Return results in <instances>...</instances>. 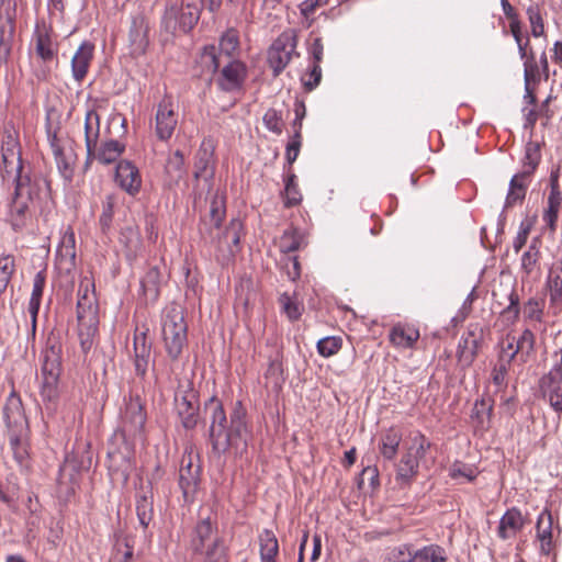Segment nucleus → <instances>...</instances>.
I'll return each mask as SVG.
<instances>
[{"label": "nucleus", "instance_id": "nucleus-1", "mask_svg": "<svg viewBox=\"0 0 562 562\" xmlns=\"http://www.w3.org/2000/svg\"><path fill=\"white\" fill-rule=\"evenodd\" d=\"M204 409L209 414V440L212 445V452L221 458L227 451H233L235 456H241L248 446L251 437V429L248 422L247 409L237 401L227 418L223 403L216 396L210 397Z\"/></svg>", "mask_w": 562, "mask_h": 562}, {"label": "nucleus", "instance_id": "nucleus-2", "mask_svg": "<svg viewBox=\"0 0 562 562\" xmlns=\"http://www.w3.org/2000/svg\"><path fill=\"white\" fill-rule=\"evenodd\" d=\"M226 216V198L216 192L210 202L209 212L200 216L199 235L204 245L215 247V260L221 266H227L237 251L243 223L233 218L222 231Z\"/></svg>", "mask_w": 562, "mask_h": 562}, {"label": "nucleus", "instance_id": "nucleus-3", "mask_svg": "<svg viewBox=\"0 0 562 562\" xmlns=\"http://www.w3.org/2000/svg\"><path fill=\"white\" fill-rule=\"evenodd\" d=\"M13 192L8 203L5 222L16 232H23L32 222V206L40 195L48 190V182L44 178L25 179L10 182Z\"/></svg>", "mask_w": 562, "mask_h": 562}, {"label": "nucleus", "instance_id": "nucleus-4", "mask_svg": "<svg viewBox=\"0 0 562 562\" xmlns=\"http://www.w3.org/2000/svg\"><path fill=\"white\" fill-rule=\"evenodd\" d=\"M147 413L145 402L137 394H130L124 398V406L121 409L120 425L114 434V438H121L125 445L126 452L120 450H109L108 457L115 459L120 457L126 461L128 453L136 441L145 440V424Z\"/></svg>", "mask_w": 562, "mask_h": 562}, {"label": "nucleus", "instance_id": "nucleus-5", "mask_svg": "<svg viewBox=\"0 0 562 562\" xmlns=\"http://www.w3.org/2000/svg\"><path fill=\"white\" fill-rule=\"evenodd\" d=\"M93 288V283H90L87 279L82 280L78 288V336L85 353L92 348L99 326V305Z\"/></svg>", "mask_w": 562, "mask_h": 562}, {"label": "nucleus", "instance_id": "nucleus-6", "mask_svg": "<svg viewBox=\"0 0 562 562\" xmlns=\"http://www.w3.org/2000/svg\"><path fill=\"white\" fill-rule=\"evenodd\" d=\"M203 9V0H167L160 18V32L175 35L178 31L190 33L198 24Z\"/></svg>", "mask_w": 562, "mask_h": 562}, {"label": "nucleus", "instance_id": "nucleus-7", "mask_svg": "<svg viewBox=\"0 0 562 562\" xmlns=\"http://www.w3.org/2000/svg\"><path fill=\"white\" fill-rule=\"evenodd\" d=\"M161 331L168 357L171 361H178L188 344V325L183 310L179 305L167 308L162 316Z\"/></svg>", "mask_w": 562, "mask_h": 562}, {"label": "nucleus", "instance_id": "nucleus-8", "mask_svg": "<svg viewBox=\"0 0 562 562\" xmlns=\"http://www.w3.org/2000/svg\"><path fill=\"white\" fill-rule=\"evenodd\" d=\"M2 167L0 169L3 183L20 181V178H42L33 172L30 164L22 159L19 142L11 133H5L1 140Z\"/></svg>", "mask_w": 562, "mask_h": 562}, {"label": "nucleus", "instance_id": "nucleus-9", "mask_svg": "<svg viewBox=\"0 0 562 562\" xmlns=\"http://www.w3.org/2000/svg\"><path fill=\"white\" fill-rule=\"evenodd\" d=\"M60 346L50 345L43 355L41 396L53 402L58 397V380L61 372Z\"/></svg>", "mask_w": 562, "mask_h": 562}, {"label": "nucleus", "instance_id": "nucleus-10", "mask_svg": "<svg viewBox=\"0 0 562 562\" xmlns=\"http://www.w3.org/2000/svg\"><path fill=\"white\" fill-rule=\"evenodd\" d=\"M296 36L293 32L281 33L268 49V64L273 77H278L290 64L296 53Z\"/></svg>", "mask_w": 562, "mask_h": 562}, {"label": "nucleus", "instance_id": "nucleus-11", "mask_svg": "<svg viewBox=\"0 0 562 562\" xmlns=\"http://www.w3.org/2000/svg\"><path fill=\"white\" fill-rule=\"evenodd\" d=\"M215 145L212 138H204L194 156L193 179L196 184L203 181L210 191L215 176Z\"/></svg>", "mask_w": 562, "mask_h": 562}, {"label": "nucleus", "instance_id": "nucleus-12", "mask_svg": "<svg viewBox=\"0 0 562 562\" xmlns=\"http://www.w3.org/2000/svg\"><path fill=\"white\" fill-rule=\"evenodd\" d=\"M395 562H447L448 554L439 544H427L414 549L412 544H403L393 551Z\"/></svg>", "mask_w": 562, "mask_h": 562}, {"label": "nucleus", "instance_id": "nucleus-13", "mask_svg": "<svg viewBox=\"0 0 562 562\" xmlns=\"http://www.w3.org/2000/svg\"><path fill=\"white\" fill-rule=\"evenodd\" d=\"M483 339V329L479 324H470L460 338L457 349L458 362L463 367H470L477 356Z\"/></svg>", "mask_w": 562, "mask_h": 562}, {"label": "nucleus", "instance_id": "nucleus-14", "mask_svg": "<svg viewBox=\"0 0 562 562\" xmlns=\"http://www.w3.org/2000/svg\"><path fill=\"white\" fill-rule=\"evenodd\" d=\"M3 418L8 428V435L29 432V422L24 413L22 401L14 392H12L5 401Z\"/></svg>", "mask_w": 562, "mask_h": 562}, {"label": "nucleus", "instance_id": "nucleus-15", "mask_svg": "<svg viewBox=\"0 0 562 562\" xmlns=\"http://www.w3.org/2000/svg\"><path fill=\"white\" fill-rule=\"evenodd\" d=\"M175 402L183 428L188 430L195 428L199 422V400L196 393L192 389L183 391L181 396L177 393Z\"/></svg>", "mask_w": 562, "mask_h": 562}, {"label": "nucleus", "instance_id": "nucleus-16", "mask_svg": "<svg viewBox=\"0 0 562 562\" xmlns=\"http://www.w3.org/2000/svg\"><path fill=\"white\" fill-rule=\"evenodd\" d=\"M15 32V10L8 7L0 8V64H7L11 52Z\"/></svg>", "mask_w": 562, "mask_h": 562}, {"label": "nucleus", "instance_id": "nucleus-17", "mask_svg": "<svg viewBox=\"0 0 562 562\" xmlns=\"http://www.w3.org/2000/svg\"><path fill=\"white\" fill-rule=\"evenodd\" d=\"M178 117L170 97H165L157 106L156 134L161 140L169 139L177 126Z\"/></svg>", "mask_w": 562, "mask_h": 562}, {"label": "nucleus", "instance_id": "nucleus-18", "mask_svg": "<svg viewBox=\"0 0 562 562\" xmlns=\"http://www.w3.org/2000/svg\"><path fill=\"white\" fill-rule=\"evenodd\" d=\"M115 183L127 194L135 196L142 188L138 168L130 160H121L115 169Z\"/></svg>", "mask_w": 562, "mask_h": 562}, {"label": "nucleus", "instance_id": "nucleus-19", "mask_svg": "<svg viewBox=\"0 0 562 562\" xmlns=\"http://www.w3.org/2000/svg\"><path fill=\"white\" fill-rule=\"evenodd\" d=\"M246 76V66L239 60L229 59L223 66L217 85L223 91L232 92L243 87Z\"/></svg>", "mask_w": 562, "mask_h": 562}, {"label": "nucleus", "instance_id": "nucleus-20", "mask_svg": "<svg viewBox=\"0 0 562 562\" xmlns=\"http://www.w3.org/2000/svg\"><path fill=\"white\" fill-rule=\"evenodd\" d=\"M148 32L149 22L146 16L144 14L133 16L128 32V40L134 55L145 54L149 45Z\"/></svg>", "mask_w": 562, "mask_h": 562}, {"label": "nucleus", "instance_id": "nucleus-21", "mask_svg": "<svg viewBox=\"0 0 562 562\" xmlns=\"http://www.w3.org/2000/svg\"><path fill=\"white\" fill-rule=\"evenodd\" d=\"M93 55L94 44L89 41H83L72 56L71 75L78 83H81L87 77Z\"/></svg>", "mask_w": 562, "mask_h": 562}, {"label": "nucleus", "instance_id": "nucleus-22", "mask_svg": "<svg viewBox=\"0 0 562 562\" xmlns=\"http://www.w3.org/2000/svg\"><path fill=\"white\" fill-rule=\"evenodd\" d=\"M493 406V401L488 398L475 401L470 416L474 435L483 436L491 428Z\"/></svg>", "mask_w": 562, "mask_h": 562}, {"label": "nucleus", "instance_id": "nucleus-23", "mask_svg": "<svg viewBox=\"0 0 562 562\" xmlns=\"http://www.w3.org/2000/svg\"><path fill=\"white\" fill-rule=\"evenodd\" d=\"M76 241L74 232H66L56 251L59 270L70 273L76 267Z\"/></svg>", "mask_w": 562, "mask_h": 562}, {"label": "nucleus", "instance_id": "nucleus-24", "mask_svg": "<svg viewBox=\"0 0 562 562\" xmlns=\"http://www.w3.org/2000/svg\"><path fill=\"white\" fill-rule=\"evenodd\" d=\"M222 537L218 531L217 521L211 517L200 519L192 532L190 547L195 550L205 543Z\"/></svg>", "mask_w": 562, "mask_h": 562}, {"label": "nucleus", "instance_id": "nucleus-25", "mask_svg": "<svg viewBox=\"0 0 562 562\" xmlns=\"http://www.w3.org/2000/svg\"><path fill=\"white\" fill-rule=\"evenodd\" d=\"M199 562H228V548L220 537L192 551Z\"/></svg>", "mask_w": 562, "mask_h": 562}, {"label": "nucleus", "instance_id": "nucleus-26", "mask_svg": "<svg viewBox=\"0 0 562 562\" xmlns=\"http://www.w3.org/2000/svg\"><path fill=\"white\" fill-rule=\"evenodd\" d=\"M187 175L184 155L181 150L171 154L165 165V184L171 189L177 187Z\"/></svg>", "mask_w": 562, "mask_h": 562}, {"label": "nucleus", "instance_id": "nucleus-27", "mask_svg": "<svg viewBox=\"0 0 562 562\" xmlns=\"http://www.w3.org/2000/svg\"><path fill=\"white\" fill-rule=\"evenodd\" d=\"M531 180L532 177L520 171L512 177L505 199V209L513 207L515 204L524 202Z\"/></svg>", "mask_w": 562, "mask_h": 562}, {"label": "nucleus", "instance_id": "nucleus-28", "mask_svg": "<svg viewBox=\"0 0 562 562\" xmlns=\"http://www.w3.org/2000/svg\"><path fill=\"white\" fill-rule=\"evenodd\" d=\"M506 340H508V349H510L509 356L515 359L519 355L522 362H526L535 350L536 336L528 328L521 333L517 340L510 336H507Z\"/></svg>", "mask_w": 562, "mask_h": 562}, {"label": "nucleus", "instance_id": "nucleus-29", "mask_svg": "<svg viewBox=\"0 0 562 562\" xmlns=\"http://www.w3.org/2000/svg\"><path fill=\"white\" fill-rule=\"evenodd\" d=\"M524 527V518L516 507L509 508L502 516L497 528V535L503 540L515 537Z\"/></svg>", "mask_w": 562, "mask_h": 562}, {"label": "nucleus", "instance_id": "nucleus-30", "mask_svg": "<svg viewBox=\"0 0 562 562\" xmlns=\"http://www.w3.org/2000/svg\"><path fill=\"white\" fill-rule=\"evenodd\" d=\"M419 330L408 324H396L390 330V341L397 348H412L419 339Z\"/></svg>", "mask_w": 562, "mask_h": 562}, {"label": "nucleus", "instance_id": "nucleus-31", "mask_svg": "<svg viewBox=\"0 0 562 562\" xmlns=\"http://www.w3.org/2000/svg\"><path fill=\"white\" fill-rule=\"evenodd\" d=\"M419 462L413 456V448H408L396 464L395 480L402 485H409L417 475Z\"/></svg>", "mask_w": 562, "mask_h": 562}, {"label": "nucleus", "instance_id": "nucleus-32", "mask_svg": "<svg viewBox=\"0 0 562 562\" xmlns=\"http://www.w3.org/2000/svg\"><path fill=\"white\" fill-rule=\"evenodd\" d=\"M35 37V53L37 57L44 63H52L58 53V44L54 42L47 31H36Z\"/></svg>", "mask_w": 562, "mask_h": 562}, {"label": "nucleus", "instance_id": "nucleus-33", "mask_svg": "<svg viewBox=\"0 0 562 562\" xmlns=\"http://www.w3.org/2000/svg\"><path fill=\"white\" fill-rule=\"evenodd\" d=\"M100 133V115L95 110H89L85 119V140L87 148V161L93 155V148L97 145Z\"/></svg>", "mask_w": 562, "mask_h": 562}, {"label": "nucleus", "instance_id": "nucleus-34", "mask_svg": "<svg viewBox=\"0 0 562 562\" xmlns=\"http://www.w3.org/2000/svg\"><path fill=\"white\" fill-rule=\"evenodd\" d=\"M552 526L553 519L549 510L544 509L538 517L536 530L537 538L540 541L541 552L549 554L552 546Z\"/></svg>", "mask_w": 562, "mask_h": 562}, {"label": "nucleus", "instance_id": "nucleus-35", "mask_svg": "<svg viewBox=\"0 0 562 562\" xmlns=\"http://www.w3.org/2000/svg\"><path fill=\"white\" fill-rule=\"evenodd\" d=\"M258 543L261 562H277L279 542L274 532L263 529L258 536Z\"/></svg>", "mask_w": 562, "mask_h": 562}, {"label": "nucleus", "instance_id": "nucleus-36", "mask_svg": "<svg viewBox=\"0 0 562 562\" xmlns=\"http://www.w3.org/2000/svg\"><path fill=\"white\" fill-rule=\"evenodd\" d=\"M402 441V432L391 427L382 436L379 443V452L385 460H393L397 454L400 443Z\"/></svg>", "mask_w": 562, "mask_h": 562}, {"label": "nucleus", "instance_id": "nucleus-37", "mask_svg": "<svg viewBox=\"0 0 562 562\" xmlns=\"http://www.w3.org/2000/svg\"><path fill=\"white\" fill-rule=\"evenodd\" d=\"M95 149V147L93 148ZM125 145L115 139H110L101 144L99 149L93 150L90 159L95 158L103 165H109L124 153Z\"/></svg>", "mask_w": 562, "mask_h": 562}, {"label": "nucleus", "instance_id": "nucleus-38", "mask_svg": "<svg viewBox=\"0 0 562 562\" xmlns=\"http://www.w3.org/2000/svg\"><path fill=\"white\" fill-rule=\"evenodd\" d=\"M161 272L158 267H150L140 280V288L146 300L156 301L160 293Z\"/></svg>", "mask_w": 562, "mask_h": 562}, {"label": "nucleus", "instance_id": "nucleus-39", "mask_svg": "<svg viewBox=\"0 0 562 562\" xmlns=\"http://www.w3.org/2000/svg\"><path fill=\"white\" fill-rule=\"evenodd\" d=\"M200 482V469L193 468L189 462L186 467H181L179 472V486L182 490L183 496L188 497L194 494Z\"/></svg>", "mask_w": 562, "mask_h": 562}, {"label": "nucleus", "instance_id": "nucleus-40", "mask_svg": "<svg viewBox=\"0 0 562 562\" xmlns=\"http://www.w3.org/2000/svg\"><path fill=\"white\" fill-rule=\"evenodd\" d=\"M284 190L282 192L283 204L285 207H293L302 202V193L300 191L296 176L292 170H285Z\"/></svg>", "mask_w": 562, "mask_h": 562}, {"label": "nucleus", "instance_id": "nucleus-41", "mask_svg": "<svg viewBox=\"0 0 562 562\" xmlns=\"http://www.w3.org/2000/svg\"><path fill=\"white\" fill-rule=\"evenodd\" d=\"M541 161V145L538 142H528L525 146V156L522 159V169L520 172L533 176Z\"/></svg>", "mask_w": 562, "mask_h": 562}, {"label": "nucleus", "instance_id": "nucleus-42", "mask_svg": "<svg viewBox=\"0 0 562 562\" xmlns=\"http://www.w3.org/2000/svg\"><path fill=\"white\" fill-rule=\"evenodd\" d=\"M136 514L139 525L146 529L154 516L153 496L151 494H138L136 497Z\"/></svg>", "mask_w": 562, "mask_h": 562}, {"label": "nucleus", "instance_id": "nucleus-43", "mask_svg": "<svg viewBox=\"0 0 562 562\" xmlns=\"http://www.w3.org/2000/svg\"><path fill=\"white\" fill-rule=\"evenodd\" d=\"M223 64V57L217 52L215 45H207L203 47L200 55V65L210 75H214L220 66Z\"/></svg>", "mask_w": 562, "mask_h": 562}, {"label": "nucleus", "instance_id": "nucleus-44", "mask_svg": "<svg viewBox=\"0 0 562 562\" xmlns=\"http://www.w3.org/2000/svg\"><path fill=\"white\" fill-rule=\"evenodd\" d=\"M120 241L126 248V257L135 258L140 247V235L136 227L127 226L121 232Z\"/></svg>", "mask_w": 562, "mask_h": 562}, {"label": "nucleus", "instance_id": "nucleus-45", "mask_svg": "<svg viewBox=\"0 0 562 562\" xmlns=\"http://www.w3.org/2000/svg\"><path fill=\"white\" fill-rule=\"evenodd\" d=\"M115 196L108 194L102 201V212L99 217L100 229L103 234H109L112 229L114 217Z\"/></svg>", "mask_w": 562, "mask_h": 562}, {"label": "nucleus", "instance_id": "nucleus-46", "mask_svg": "<svg viewBox=\"0 0 562 562\" xmlns=\"http://www.w3.org/2000/svg\"><path fill=\"white\" fill-rule=\"evenodd\" d=\"M562 385V356L555 361L550 371L541 376L539 380V390H548L554 386Z\"/></svg>", "mask_w": 562, "mask_h": 562}, {"label": "nucleus", "instance_id": "nucleus-47", "mask_svg": "<svg viewBox=\"0 0 562 562\" xmlns=\"http://www.w3.org/2000/svg\"><path fill=\"white\" fill-rule=\"evenodd\" d=\"M548 286L550 291V300L552 302L562 300V262L555 265L549 273Z\"/></svg>", "mask_w": 562, "mask_h": 562}, {"label": "nucleus", "instance_id": "nucleus-48", "mask_svg": "<svg viewBox=\"0 0 562 562\" xmlns=\"http://www.w3.org/2000/svg\"><path fill=\"white\" fill-rule=\"evenodd\" d=\"M562 204L561 192L550 193L548 196V209L543 214V221L548 224L551 231L555 229V223L560 206Z\"/></svg>", "mask_w": 562, "mask_h": 562}, {"label": "nucleus", "instance_id": "nucleus-49", "mask_svg": "<svg viewBox=\"0 0 562 562\" xmlns=\"http://www.w3.org/2000/svg\"><path fill=\"white\" fill-rule=\"evenodd\" d=\"M508 301L509 304L501 312V316L508 325H514L520 314V299L515 289H512Z\"/></svg>", "mask_w": 562, "mask_h": 562}, {"label": "nucleus", "instance_id": "nucleus-50", "mask_svg": "<svg viewBox=\"0 0 562 562\" xmlns=\"http://www.w3.org/2000/svg\"><path fill=\"white\" fill-rule=\"evenodd\" d=\"M514 358L508 357H498L497 363L494 366L492 370V381L496 386H505L507 384L506 376L512 367Z\"/></svg>", "mask_w": 562, "mask_h": 562}, {"label": "nucleus", "instance_id": "nucleus-51", "mask_svg": "<svg viewBox=\"0 0 562 562\" xmlns=\"http://www.w3.org/2000/svg\"><path fill=\"white\" fill-rule=\"evenodd\" d=\"M27 434H10L9 442L13 452L14 459L22 464L29 457L27 447L24 441Z\"/></svg>", "mask_w": 562, "mask_h": 562}, {"label": "nucleus", "instance_id": "nucleus-52", "mask_svg": "<svg viewBox=\"0 0 562 562\" xmlns=\"http://www.w3.org/2000/svg\"><path fill=\"white\" fill-rule=\"evenodd\" d=\"M342 346L340 337L327 336L317 341L316 348L318 353L324 358H329L336 355Z\"/></svg>", "mask_w": 562, "mask_h": 562}, {"label": "nucleus", "instance_id": "nucleus-53", "mask_svg": "<svg viewBox=\"0 0 562 562\" xmlns=\"http://www.w3.org/2000/svg\"><path fill=\"white\" fill-rule=\"evenodd\" d=\"M262 122L265 127L276 135H281L283 132V117L281 111L273 108L268 109L263 116Z\"/></svg>", "mask_w": 562, "mask_h": 562}, {"label": "nucleus", "instance_id": "nucleus-54", "mask_svg": "<svg viewBox=\"0 0 562 562\" xmlns=\"http://www.w3.org/2000/svg\"><path fill=\"white\" fill-rule=\"evenodd\" d=\"M527 15L531 26V34L539 37L544 33L543 20L538 4H530L527 8Z\"/></svg>", "mask_w": 562, "mask_h": 562}, {"label": "nucleus", "instance_id": "nucleus-55", "mask_svg": "<svg viewBox=\"0 0 562 562\" xmlns=\"http://www.w3.org/2000/svg\"><path fill=\"white\" fill-rule=\"evenodd\" d=\"M449 475L453 480L465 479L468 482H472L476 477L475 470L463 462L456 461L449 469Z\"/></svg>", "mask_w": 562, "mask_h": 562}, {"label": "nucleus", "instance_id": "nucleus-56", "mask_svg": "<svg viewBox=\"0 0 562 562\" xmlns=\"http://www.w3.org/2000/svg\"><path fill=\"white\" fill-rule=\"evenodd\" d=\"M542 397L547 400L552 409L562 414V385L540 391Z\"/></svg>", "mask_w": 562, "mask_h": 562}, {"label": "nucleus", "instance_id": "nucleus-57", "mask_svg": "<svg viewBox=\"0 0 562 562\" xmlns=\"http://www.w3.org/2000/svg\"><path fill=\"white\" fill-rule=\"evenodd\" d=\"M238 40L233 34H226L222 36L220 46L217 47L218 54L227 60L232 59V53L237 48Z\"/></svg>", "mask_w": 562, "mask_h": 562}, {"label": "nucleus", "instance_id": "nucleus-58", "mask_svg": "<svg viewBox=\"0 0 562 562\" xmlns=\"http://www.w3.org/2000/svg\"><path fill=\"white\" fill-rule=\"evenodd\" d=\"M322 80V68L318 64H313L310 72L302 78L303 87L305 91H313Z\"/></svg>", "mask_w": 562, "mask_h": 562}, {"label": "nucleus", "instance_id": "nucleus-59", "mask_svg": "<svg viewBox=\"0 0 562 562\" xmlns=\"http://www.w3.org/2000/svg\"><path fill=\"white\" fill-rule=\"evenodd\" d=\"M279 301L282 305L283 311L285 312V314L288 315V317L291 321H296L300 318V316L302 314L301 307L296 302H294L291 299V296L288 293L281 294Z\"/></svg>", "mask_w": 562, "mask_h": 562}, {"label": "nucleus", "instance_id": "nucleus-60", "mask_svg": "<svg viewBox=\"0 0 562 562\" xmlns=\"http://www.w3.org/2000/svg\"><path fill=\"white\" fill-rule=\"evenodd\" d=\"M525 318L531 321H540L542 316V304L538 299H529L522 308Z\"/></svg>", "mask_w": 562, "mask_h": 562}, {"label": "nucleus", "instance_id": "nucleus-61", "mask_svg": "<svg viewBox=\"0 0 562 562\" xmlns=\"http://www.w3.org/2000/svg\"><path fill=\"white\" fill-rule=\"evenodd\" d=\"M149 358L150 351H144V348H140L139 351H134V367L136 375L140 378L146 375Z\"/></svg>", "mask_w": 562, "mask_h": 562}, {"label": "nucleus", "instance_id": "nucleus-62", "mask_svg": "<svg viewBox=\"0 0 562 562\" xmlns=\"http://www.w3.org/2000/svg\"><path fill=\"white\" fill-rule=\"evenodd\" d=\"M302 146V139H295L291 138V140L288 143L285 148V160L286 164H284L283 169L284 170H292V165L296 160L300 149Z\"/></svg>", "mask_w": 562, "mask_h": 562}, {"label": "nucleus", "instance_id": "nucleus-63", "mask_svg": "<svg viewBox=\"0 0 562 562\" xmlns=\"http://www.w3.org/2000/svg\"><path fill=\"white\" fill-rule=\"evenodd\" d=\"M413 456L417 461L426 456L427 450L430 448L429 440L422 432H417L413 438Z\"/></svg>", "mask_w": 562, "mask_h": 562}, {"label": "nucleus", "instance_id": "nucleus-64", "mask_svg": "<svg viewBox=\"0 0 562 562\" xmlns=\"http://www.w3.org/2000/svg\"><path fill=\"white\" fill-rule=\"evenodd\" d=\"M524 78L525 83L537 81L539 79V67L536 63L535 54L529 53V57L525 60Z\"/></svg>", "mask_w": 562, "mask_h": 562}]
</instances>
